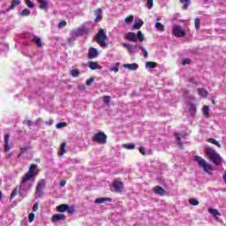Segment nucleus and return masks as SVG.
I'll return each mask as SVG.
<instances>
[{
    "instance_id": "obj_7",
    "label": "nucleus",
    "mask_w": 226,
    "mask_h": 226,
    "mask_svg": "<svg viewBox=\"0 0 226 226\" xmlns=\"http://www.w3.org/2000/svg\"><path fill=\"white\" fill-rule=\"evenodd\" d=\"M112 186L115 188L117 193H122L123 189L124 188V184L119 179H115L112 183Z\"/></svg>"
},
{
    "instance_id": "obj_31",
    "label": "nucleus",
    "mask_w": 226,
    "mask_h": 226,
    "mask_svg": "<svg viewBox=\"0 0 226 226\" xmlns=\"http://www.w3.org/2000/svg\"><path fill=\"white\" fill-rule=\"evenodd\" d=\"M137 40H139V41L142 42L144 41V40H146V36H144V34H142V31H138L137 34Z\"/></svg>"
},
{
    "instance_id": "obj_16",
    "label": "nucleus",
    "mask_w": 226,
    "mask_h": 226,
    "mask_svg": "<svg viewBox=\"0 0 226 226\" xmlns=\"http://www.w3.org/2000/svg\"><path fill=\"white\" fill-rule=\"evenodd\" d=\"M67 209L68 204H61L56 207V211H57V213H66Z\"/></svg>"
},
{
    "instance_id": "obj_60",
    "label": "nucleus",
    "mask_w": 226,
    "mask_h": 226,
    "mask_svg": "<svg viewBox=\"0 0 226 226\" xmlns=\"http://www.w3.org/2000/svg\"><path fill=\"white\" fill-rule=\"evenodd\" d=\"M122 45L125 48V49H128L130 47V43H127V42H123Z\"/></svg>"
},
{
    "instance_id": "obj_33",
    "label": "nucleus",
    "mask_w": 226,
    "mask_h": 226,
    "mask_svg": "<svg viewBox=\"0 0 226 226\" xmlns=\"http://www.w3.org/2000/svg\"><path fill=\"white\" fill-rule=\"evenodd\" d=\"M203 116L204 117H209V106H203Z\"/></svg>"
},
{
    "instance_id": "obj_3",
    "label": "nucleus",
    "mask_w": 226,
    "mask_h": 226,
    "mask_svg": "<svg viewBox=\"0 0 226 226\" xmlns=\"http://www.w3.org/2000/svg\"><path fill=\"white\" fill-rule=\"evenodd\" d=\"M92 140L93 142H97V144H107V134L103 132H99L93 136Z\"/></svg>"
},
{
    "instance_id": "obj_54",
    "label": "nucleus",
    "mask_w": 226,
    "mask_h": 226,
    "mask_svg": "<svg viewBox=\"0 0 226 226\" xmlns=\"http://www.w3.org/2000/svg\"><path fill=\"white\" fill-rule=\"evenodd\" d=\"M93 82H94V79L91 78L87 80L86 84H87V86H91V84H93Z\"/></svg>"
},
{
    "instance_id": "obj_11",
    "label": "nucleus",
    "mask_w": 226,
    "mask_h": 226,
    "mask_svg": "<svg viewBox=\"0 0 226 226\" xmlns=\"http://www.w3.org/2000/svg\"><path fill=\"white\" fill-rule=\"evenodd\" d=\"M123 68L125 70H129L130 72H135L136 70H139V64L133 63V64H124Z\"/></svg>"
},
{
    "instance_id": "obj_36",
    "label": "nucleus",
    "mask_w": 226,
    "mask_h": 226,
    "mask_svg": "<svg viewBox=\"0 0 226 226\" xmlns=\"http://www.w3.org/2000/svg\"><path fill=\"white\" fill-rule=\"evenodd\" d=\"M207 142H210V144H215V146H217V147H222L220 142H218L216 139L213 138L208 139Z\"/></svg>"
},
{
    "instance_id": "obj_9",
    "label": "nucleus",
    "mask_w": 226,
    "mask_h": 226,
    "mask_svg": "<svg viewBox=\"0 0 226 226\" xmlns=\"http://www.w3.org/2000/svg\"><path fill=\"white\" fill-rule=\"evenodd\" d=\"M52 223H57V222H66V215L64 214H55L51 217Z\"/></svg>"
},
{
    "instance_id": "obj_43",
    "label": "nucleus",
    "mask_w": 226,
    "mask_h": 226,
    "mask_svg": "<svg viewBox=\"0 0 226 226\" xmlns=\"http://www.w3.org/2000/svg\"><path fill=\"white\" fill-rule=\"evenodd\" d=\"M64 127H66V123L65 122H60V123L56 124V129L64 128Z\"/></svg>"
},
{
    "instance_id": "obj_42",
    "label": "nucleus",
    "mask_w": 226,
    "mask_h": 226,
    "mask_svg": "<svg viewBox=\"0 0 226 226\" xmlns=\"http://www.w3.org/2000/svg\"><path fill=\"white\" fill-rule=\"evenodd\" d=\"M140 50L143 51V56L144 57H147V56H149V53L147 52V49H146V48L144 46H139Z\"/></svg>"
},
{
    "instance_id": "obj_17",
    "label": "nucleus",
    "mask_w": 226,
    "mask_h": 226,
    "mask_svg": "<svg viewBox=\"0 0 226 226\" xmlns=\"http://www.w3.org/2000/svg\"><path fill=\"white\" fill-rule=\"evenodd\" d=\"M154 192L156 193V195H165V189L162 188V186H154Z\"/></svg>"
},
{
    "instance_id": "obj_5",
    "label": "nucleus",
    "mask_w": 226,
    "mask_h": 226,
    "mask_svg": "<svg viewBox=\"0 0 226 226\" xmlns=\"http://www.w3.org/2000/svg\"><path fill=\"white\" fill-rule=\"evenodd\" d=\"M87 33H89V28L82 26H79L76 31H72L71 33V36H72V38H77L79 36H84V34H87Z\"/></svg>"
},
{
    "instance_id": "obj_4",
    "label": "nucleus",
    "mask_w": 226,
    "mask_h": 226,
    "mask_svg": "<svg viewBox=\"0 0 226 226\" xmlns=\"http://www.w3.org/2000/svg\"><path fill=\"white\" fill-rule=\"evenodd\" d=\"M172 33L177 38H185L186 32L179 25H173Z\"/></svg>"
},
{
    "instance_id": "obj_27",
    "label": "nucleus",
    "mask_w": 226,
    "mask_h": 226,
    "mask_svg": "<svg viewBox=\"0 0 226 226\" xmlns=\"http://www.w3.org/2000/svg\"><path fill=\"white\" fill-rule=\"evenodd\" d=\"M19 4H20V0H12L11 6L7 9V11L15 10V6H19Z\"/></svg>"
},
{
    "instance_id": "obj_63",
    "label": "nucleus",
    "mask_w": 226,
    "mask_h": 226,
    "mask_svg": "<svg viewBox=\"0 0 226 226\" xmlns=\"http://www.w3.org/2000/svg\"><path fill=\"white\" fill-rule=\"evenodd\" d=\"M222 179H223V181H224L225 184H226V170H225V172H224V174H223V176H222Z\"/></svg>"
},
{
    "instance_id": "obj_52",
    "label": "nucleus",
    "mask_w": 226,
    "mask_h": 226,
    "mask_svg": "<svg viewBox=\"0 0 226 226\" xmlns=\"http://www.w3.org/2000/svg\"><path fill=\"white\" fill-rule=\"evenodd\" d=\"M38 209H40V205L38 203H34L33 206V211L36 212Z\"/></svg>"
},
{
    "instance_id": "obj_2",
    "label": "nucleus",
    "mask_w": 226,
    "mask_h": 226,
    "mask_svg": "<svg viewBox=\"0 0 226 226\" xmlns=\"http://www.w3.org/2000/svg\"><path fill=\"white\" fill-rule=\"evenodd\" d=\"M94 40L101 47L107 48L109 44H107V33L105 30L100 29L99 32L96 34Z\"/></svg>"
},
{
    "instance_id": "obj_20",
    "label": "nucleus",
    "mask_w": 226,
    "mask_h": 226,
    "mask_svg": "<svg viewBox=\"0 0 226 226\" xmlns=\"http://www.w3.org/2000/svg\"><path fill=\"white\" fill-rule=\"evenodd\" d=\"M208 213L215 218V220H218V216H221L220 212L215 208H208Z\"/></svg>"
},
{
    "instance_id": "obj_59",
    "label": "nucleus",
    "mask_w": 226,
    "mask_h": 226,
    "mask_svg": "<svg viewBox=\"0 0 226 226\" xmlns=\"http://www.w3.org/2000/svg\"><path fill=\"white\" fill-rule=\"evenodd\" d=\"M23 123H24V124H26H26L28 126H31V124H33V122L31 120H25Z\"/></svg>"
},
{
    "instance_id": "obj_53",
    "label": "nucleus",
    "mask_w": 226,
    "mask_h": 226,
    "mask_svg": "<svg viewBox=\"0 0 226 226\" xmlns=\"http://www.w3.org/2000/svg\"><path fill=\"white\" fill-rule=\"evenodd\" d=\"M17 195V188L13 189V191L11 193V199H15V196Z\"/></svg>"
},
{
    "instance_id": "obj_22",
    "label": "nucleus",
    "mask_w": 226,
    "mask_h": 226,
    "mask_svg": "<svg viewBox=\"0 0 226 226\" xmlns=\"http://www.w3.org/2000/svg\"><path fill=\"white\" fill-rule=\"evenodd\" d=\"M32 41H34L35 44L37 45V47H39L40 49L41 47H43V42L41 41V38H40V37H38L36 35H34Z\"/></svg>"
},
{
    "instance_id": "obj_12",
    "label": "nucleus",
    "mask_w": 226,
    "mask_h": 226,
    "mask_svg": "<svg viewBox=\"0 0 226 226\" xmlns=\"http://www.w3.org/2000/svg\"><path fill=\"white\" fill-rule=\"evenodd\" d=\"M98 49L95 48H90L88 49V59H94L95 57H98Z\"/></svg>"
},
{
    "instance_id": "obj_18",
    "label": "nucleus",
    "mask_w": 226,
    "mask_h": 226,
    "mask_svg": "<svg viewBox=\"0 0 226 226\" xmlns=\"http://www.w3.org/2000/svg\"><path fill=\"white\" fill-rule=\"evenodd\" d=\"M95 204H104V202H112V198H97L94 200Z\"/></svg>"
},
{
    "instance_id": "obj_37",
    "label": "nucleus",
    "mask_w": 226,
    "mask_h": 226,
    "mask_svg": "<svg viewBox=\"0 0 226 226\" xmlns=\"http://www.w3.org/2000/svg\"><path fill=\"white\" fill-rule=\"evenodd\" d=\"M124 24L130 25L133 22V16H128L124 20Z\"/></svg>"
},
{
    "instance_id": "obj_24",
    "label": "nucleus",
    "mask_w": 226,
    "mask_h": 226,
    "mask_svg": "<svg viewBox=\"0 0 226 226\" xmlns=\"http://www.w3.org/2000/svg\"><path fill=\"white\" fill-rule=\"evenodd\" d=\"M146 68H147L148 72H151V70L156 68V63L154 62H147L145 64Z\"/></svg>"
},
{
    "instance_id": "obj_48",
    "label": "nucleus",
    "mask_w": 226,
    "mask_h": 226,
    "mask_svg": "<svg viewBox=\"0 0 226 226\" xmlns=\"http://www.w3.org/2000/svg\"><path fill=\"white\" fill-rule=\"evenodd\" d=\"M103 102H104V103L109 105V103H110V96H109V95L104 96L103 97Z\"/></svg>"
},
{
    "instance_id": "obj_51",
    "label": "nucleus",
    "mask_w": 226,
    "mask_h": 226,
    "mask_svg": "<svg viewBox=\"0 0 226 226\" xmlns=\"http://www.w3.org/2000/svg\"><path fill=\"white\" fill-rule=\"evenodd\" d=\"M28 221L31 222H34V214L30 213L28 215Z\"/></svg>"
},
{
    "instance_id": "obj_46",
    "label": "nucleus",
    "mask_w": 226,
    "mask_h": 226,
    "mask_svg": "<svg viewBox=\"0 0 226 226\" xmlns=\"http://www.w3.org/2000/svg\"><path fill=\"white\" fill-rule=\"evenodd\" d=\"M58 29H63V27H66V21L62 20L58 23Z\"/></svg>"
},
{
    "instance_id": "obj_19",
    "label": "nucleus",
    "mask_w": 226,
    "mask_h": 226,
    "mask_svg": "<svg viewBox=\"0 0 226 226\" xmlns=\"http://www.w3.org/2000/svg\"><path fill=\"white\" fill-rule=\"evenodd\" d=\"M103 11V10H102V8H99L95 11L94 15H95V19H94V22H100L102 20V12Z\"/></svg>"
},
{
    "instance_id": "obj_13",
    "label": "nucleus",
    "mask_w": 226,
    "mask_h": 226,
    "mask_svg": "<svg viewBox=\"0 0 226 226\" xmlns=\"http://www.w3.org/2000/svg\"><path fill=\"white\" fill-rule=\"evenodd\" d=\"M125 40H127L128 41H137V34L133 33V32H129L125 34Z\"/></svg>"
},
{
    "instance_id": "obj_15",
    "label": "nucleus",
    "mask_w": 226,
    "mask_h": 226,
    "mask_svg": "<svg viewBox=\"0 0 226 226\" xmlns=\"http://www.w3.org/2000/svg\"><path fill=\"white\" fill-rule=\"evenodd\" d=\"M43 188H45V180L42 179L41 182L37 184L35 189L36 193H41Z\"/></svg>"
},
{
    "instance_id": "obj_57",
    "label": "nucleus",
    "mask_w": 226,
    "mask_h": 226,
    "mask_svg": "<svg viewBox=\"0 0 226 226\" xmlns=\"http://www.w3.org/2000/svg\"><path fill=\"white\" fill-rule=\"evenodd\" d=\"M73 40H75V37L72 36L70 38L67 39V42L69 45H72V41H73Z\"/></svg>"
},
{
    "instance_id": "obj_62",
    "label": "nucleus",
    "mask_w": 226,
    "mask_h": 226,
    "mask_svg": "<svg viewBox=\"0 0 226 226\" xmlns=\"http://www.w3.org/2000/svg\"><path fill=\"white\" fill-rule=\"evenodd\" d=\"M60 186H66V181L63 180L60 182Z\"/></svg>"
},
{
    "instance_id": "obj_26",
    "label": "nucleus",
    "mask_w": 226,
    "mask_h": 226,
    "mask_svg": "<svg viewBox=\"0 0 226 226\" xmlns=\"http://www.w3.org/2000/svg\"><path fill=\"white\" fill-rule=\"evenodd\" d=\"M198 94H200V96H201V98H207V94H208L207 90L204 88H199Z\"/></svg>"
},
{
    "instance_id": "obj_49",
    "label": "nucleus",
    "mask_w": 226,
    "mask_h": 226,
    "mask_svg": "<svg viewBox=\"0 0 226 226\" xmlns=\"http://www.w3.org/2000/svg\"><path fill=\"white\" fill-rule=\"evenodd\" d=\"M175 137L177 138V140L179 146H183V142H181V138L179 137V133L176 132Z\"/></svg>"
},
{
    "instance_id": "obj_14",
    "label": "nucleus",
    "mask_w": 226,
    "mask_h": 226,
    "mask_svg": "<svg viewBox=\"0 0 226 226\" xmlns=\"http://www.w3.org/2000/svg\"><path fill=\"white\" fill-rule=\"evenodd\" d=\"M87 66L90 70H102V65L98 64L96 62H88Z\"/></svg>"
},
{
    "instance_id": "obj_41",
    "label": "nucleus",
    "mask_w": 226,
    "mask_h": 226,
    "mask_svg": "<svg viewBox=\"0 0 226 226\" xmlns=\"http://www.w3.org/2000/svg\"><path fill=\"white\" fill-rule=\"evenodd\" d=\"M189 204H191V206H199V200H197L195 199H190Z\"/></svg>"
},
{
    "instance_id": "obj_58",
    "label": "nucleus",
    "mask_w": 226,
    "mask_h": 226,
    "mask_svg": "<svg viewBox=\"0 0 226 226\" xmlns=\"http://www.w3.org/2000/svg\"><path fill=\"white\" fill-rule=\"evenodd\" d=\"M38 166H36V164H32L29 168V170H36Z\"/></svg>"
},
{
    "instance_id": "obj_30",
    "label": "nucleus",
    "mask_w": 226,
    "mask_h": 226,
    "mask_svg": "<svg viewBox=\"0 0 226 226\" xmlns=\"http://www.w3.org/2000/svg\"><path fill=\"white\" fill-rule=\"evenodd\" d=\"M154 27L155 29H157V31H160L161 33H163V31H165V26L160 22H156Z\"/></svg>"
},
{
    "instance_id": "obj_28",
    "label": "nucleus",
    "mask_w": 226,
    "mask_h": 226,
    "mask_svg": "<svg viewBox=\"0 0 226 226\" xmlns=\"http://www.w3.org/2000/svg\"><path fill=\"white\" fill-rule=\"evenodd\" d=\"M66 153V142L62 143L58 156H63Z\"/></svg>"
},
{
    "instance_id": "obj_25",
    "label": "nucleus",
    "mask_w": 226,
    "mask_h": 226,
    "mask_svg": "<svg viewBox=\"0 0 226 226\" xmlns=\"http://www.w3.org/2000/svg\"><path fill=\"white\" fill-rule=\"evenodd\" d=\"M144 26V21L142 19H138L133 25L132 29H140V26Z\"/></svg>"
},
{
    "instance_id": "obj_6",
    "label": "nucleus",
    "mask_w": 226,
    "mask_h": 226,
    "mask_svg": "<svg viewBox=\"0 0 226 226\" xmlns=\"http://www.w3.org/2000/svg\"><path fill=\"white\" fill-rule=\"evenodd\" d=\"M195 162H197L199 167H201L203 170H211V165L206 162L202 157L200 156H195L194 157Z\"/></svg>"
},
{
    "instance_id": "obj_64",
    "label": "nucleus",
    "mask_w": 226,
    "mask_h": 226,
    "mask_svg": "<svg viewBox=\"0 0 226 226\" xmlns=\"http://www.w3.org/2000/svg\"><path fill=\"white\" fill-rule=\"evenodd\" d=\"M46 124H52V120L49 121V122H46L45 123Z\"/></svg>"
},
{
    "instance_id": "obj_8",
    "label": "nucleus",
    "mask_w": 226,
    "mask_h": 226,
    "mask_svg": "<svg viewBox=\"0 0 226 226\" xmlns=\"http://www.w3.org/2000/svg\"><path fill=\"white\" fill-rule=\"evenodd\" d=\"M38 174V172H34V170H29L27 173L25 174V176L23 177V179L21 181L22 184L24 183H27V181L31 180V179H34V177H36V175Z\"/></svg>"
},
{
    "instance_id": "obj_47",
    "label": "nucleus",
    "mask_w": 226,
    "mask_h": 226,
    "mask_svg": "<svg viewBox=\"0 0 226 226\" xmlns=\"http://www.w3.org/2000/svg\"><path fill=\"white\" fill-rule=\"evenodd\" d=\"M192 63V60L190 58H185L182 61V66H186V64H190Z\"/></svg>"
},
{
    "instance_id": "obj_39",
    "label": "nucleus",
    "mask_w": 226,
    "mask_h": 226,
    "mask_svg": "<svg viewBox=\"0 0 226 226\" xmlns=\"http://www.w3.org/2000/svg\"><path fill=\"white\" fill-rule=\"evenodd\" d=\"M21 17H28V15H31V11L29 9H25L20 12Z\"/></svg>"
},
{
    "instance_id": "obj_40",
    "label": "nucleus",
    "mask_w": 226,
    "mask_h": 226,
    "mask_svg": "<svg viewBox=\"0 0 226 226\" xmlns=\"http://www.w3.org/2000/svg\"><path fill=\"white\" fill-rule=\"evenodd\" d=\"M70 75H72V77H79V75H80V73L79 72V71L77 69H73L70 72Z\"/></svg>"
},
{
    "instance_id": "obj_45",
    "label": "nucleus",
    "mask_w": 226,
    "mask_h": 226,
    "mask_svg": "<svg viewBox=\"0 0 226 226\" xmlns=\"http://www.w3.org/2000/svg\"><path fill=\"white\" fill-rule=\"evenodd\" d=\"M27 8H34V4L31 0H26Z\"/></svg>"
},
{
    "instance_id": "obj_32",
    "label": "nucleus",
    "mask_w": 226,
    "mask_h": 226,
    "mask_svg": "<svg viewBox=\"0 0 226 226\" xmlns=\"http://www.w3.org/2000/svg\"><path fill=\"white\" fill-rule=\"evenodd\" d=\"M123 147H124V149L132 150V149H135L136 145L133 144V143H126V144H124V145H123Z\"/></svg>"
},
{
    "instance_id": "obj_21",
    "label": "nucleus",
    "mask_w": 226,
    "mask_h": 226,
    "mask_svg": "<svg viewBox=\"0 0 226 226\" xmlns=\"http://www.w3.org/2000/svg\"><path fill=\"white\" fill-rule=\"evenodd\" d=\"M37 3L40 4V10H46V8H49V2H47V0H37Z\"/></svg>"
},
{
    "instance_id": "obj_1",
    "label": "nucleus",
    "mask_w": 226,
    "mask_h": 226,
    "mask_svg": "<svg viewBox=\"0 0 226 226\" xmlns=\"http://www.w3.org/2000/svg\"><path fill=\"white\" fill-rule=\"evenodd\" d=\"M207 156L209 158V160L214 163V165H222L223 159L222 156H220V154L215 151V149L211 147H207L205 149Z\"/></svg>"
},
{
    "instance_id": "obj_44",
    "label": "nucleus",
    "mask_w": 226,
    "mask_h": 226,
    "mask_svg": "<svg viewBox=\"0 0 226 226\" xmlns=\"http://www.w3.org/2000/svg\"><path fill=\"white\" fill-rule=\"evenodd\" d=\"M194 26L196 29H199L200 27V19H199V18H196L194 19Z\"/></svg>"
},
{
    "instance_id": "obj_29",
    "label": "nucleus",
    "mask_w": 226,
    "mask_h": 226,
    "mask_svg": "<svg viewBox=\"0 0 226 226\" xmlns=\"http://www.w3.org/2000/svg\"><path fill=\"white\" fill-rule=\"evenodd\" d=\"M109 72H114L115 73H117V72H119V63L112 64Z\"/></svg>"
},
{
    "instance_id": "obj_23",
    "label": "nucleus",
    "mask_w": 226,
    "mask_h": 226,
    "mask_svg": "<svg viewBox=\"0 0 226 226\" xmlns=\"http://www.w3.org/2000/svg\"><path fill=\"white\" fill-rule=\"evenodd\" d=\"M187 110H189V112L191 113L192 116H193V114H195V112H197V107H195L192 103H187Z\"/></svg>"
},
{
    "instance_id": "obj_55",
    "label": "nucleus",
    "mask_w": 226,
    "mask_h": 226,
    "mask_svg": "<svg viewBox=\"0 0 226 226\" xmlns=\"http://www.w3.org/2000/svg\"><path fill=\"white\" fill-rule=\"evenodd\" d=\"M139 153H141V154H143V155H146V148H144V147H140Z\"/></svg>"
},
{
    "instance_id": "obj_10",
    "label": "nucleus",
    "mask_w": 226,
    "mask_h": 226,
    "mask_svg": "<svg viewBox=\"0 0 226 226\" xmlns=\"http://www.w3.org/2000/svg\"><path fill=\"white\" fill-rule=\"evenodd\" d=\"M4 149L5 153H8L10 151V149H11V147L10 146V134L9 133L4 135Z\"/></svg>"
},
{
    "instance_id": "obj_38",
    "label": "nucleus",
    "mask_w": 226,
    "mask_h": 226,
    "mask_svg": "<svg viewBox=\"0 0 226 226\" xmlns=\"http://www.w3.org/2000/svg\"><path fill=\"white\" fill-rule=\"evenodd\" d=\"M66 211H67V213L69 214V215H73L74 213H75V207H73V206H69V205H67V209H66Z\"/></svg>"
},
{
    "instance_id": "obj_61",
    "label": "nucleus",
    "mask_w": 226,
    "mask_h": 226,
    "mask_svg": "<svg viewBox=\"0 0 226 226\" xmlns=\"http://www.w3.org/2000/svg\"><path fill=\"white\" fill-rule=\"evenodd\" d=\"M21 151V154H24V153H26V151H27V147H22L20 148Z\"/></svg>"
},
{
    "instance_id": "obj_35",
    "label": "nucleus",
    "mask_w": 226,
    "mask_h": 226,
    "mask_svg": "<svg viewBox=\"0 0 226 226\" xmlns=\"http://www.w3.org/2000/svg\"><path fill=\"white\" fill-rule=\"evenodd\" d=\"M180 3H182L183 5V9L184 10H187L188 7L190 6V0H180Z\"/></svg>"
},
{
    "instance_id": "obj_50",
    "label": "nucleus",
    "mask_w": 226,
    "mask_h": 226,
    "mask_svg": "<svg viewBox=\"0 0 226 226\" xmlns=\"http://www.w3.org/2000/svg\"><path fill=\"white\" fill-rule=\"evenodd\" d=\"M147 6L148 10H151L153 8V0H147Z\"/></svg>"
},
{
    "instance_id": "obj_34",
    "label": "nucleus",
    "mask_w": 226,
    "mask_h": 226,
    "mask_svg": "<svg viewBox=\"0 0 226 226\" xmlns=\"http://www.w3.org/2000/svg\"><path fill=\"white\" fill-rule=\"evenodd\" d=\"M137 45L131 44L127 49L129 54H135V49H137Z\"/></svg>"
},
{
    "instance_id": "obj_56",
    "label": "nucleus",
    "mask_w": 226,
    "mask_h": 226,
    "mask_svg": "<svg viewBox=\"0 0 226 226\" xmlns=\"http://www.w3.org/2000/svg\"><path fill=\"white\" fill-rule=\"evenodd\" d=\"M40 123H41V118H37L34 122L35 126H40Z\"/></svg>"
}]
</instances>
